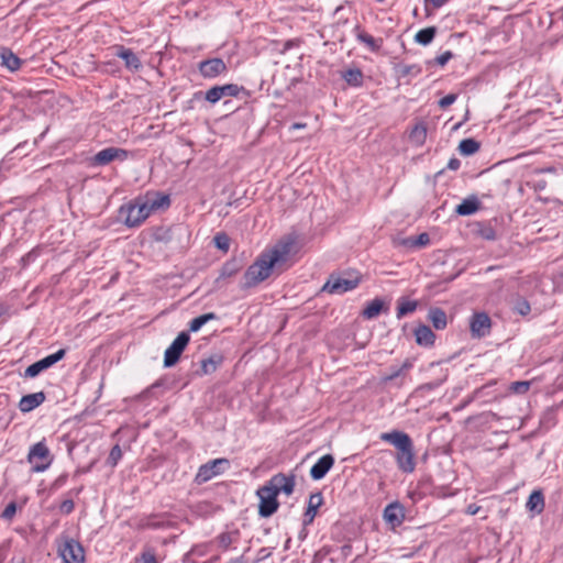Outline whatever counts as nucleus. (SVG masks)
Returning a JSON list of instances; mask_svg holds the SVG:
<instances>
[{
    "label": "nucleus",
    "instance_id": "47",
    "mask_svg": "<svg viewBox=\"0 0 563 563\" xmlns=\"http://www.w3.org/2000/svg\"><path fill=\"white\" fill-rule=\"evenodd\" d=\"M74 509V501L70 500V499H67V500H64L60 506H59V510L60 512L63 514H70Z\"/></svg>",
    "mask_w": 563,
    "mask_h": 563
},
{
    "label": "nucleus",
    "instance_id": "42",
    "mask_svg": "<svg viewBox=\"0 0 563 563\" xmlns=\"http://www.w3.org/2000/svg\"><path fill=\"white\" fill-rule=\"evenodd\" d=\"M15 512H16V504L14 501H11L10 504L7 505V507L2 511L1 517L4 520H11L14 517Z\"/></svg>",
    "mask_w": 563,
    "mask_h": 563
},
{
    "label": "nucleus",
    "instance_id": "36",
    "mask_svg": "<svg viewBox=\"0 0 563 563\" xmlns=\"http://www.w3.org/2000/svg\"><path fill=\"white\" fill-rule=\"evenodd\" d=\"M45 368V364L42 363V361H37L33 364H31L29 367H26L25 369V376L26 377H35L37 376L41 372H43Z\"/></svg>",
    "mask_w": 563,
    "mask_h": 563
},
{
    "label": "nucleus",
    "instance_id": "44",
    "mask_svg": "<svg viewBox=\"0 0 563 563\" xmlns=\"http://www.w3.org/2000/svg\"><path fill=\"white\" fill-rule=\"evenodd\" d=\"M216 245L223 251H228L229 249V239L227 235H217L214 238Z\"/></svg>",
    "mask_w": 563,
    "mask_h": 563
},
{
    "label": "nucleus",
    "instance_id": "1",
    "mask_svg": "<svg viewBox=\"0 0 563 563\" xmlns=\"http://www.w3.org/2000/svg\"><path fill=\"white\" fill-rule=\"evenodd\" d=\"M298 252L296 239L291 235L284 236L272 247L265 250L244 274L245 286L253 287L274 272L285 271Z\"/></svg>",
    "mask_w": 563,
    "mask_h": 563
},
{
    "label": "nucleus",
    "instance_id": "31",
    "mask_svg": "<svg viewBox=\"0 0 563 563\" xmlns=\"http://www.w3.org/2000/svg\"><path fill=\"white\" fill-rule=\"evenodd\" d=\"M478 148L479 144L473 139H465L459 145L460 153L466 156L476 153Z\"/></svg>",
    "mask_w": 563,
    "mask_h": 563
},
{
    "label": "nucleus",
    "instance_id": "32",
    "mask_svg": "<svg viewBox=\"0 0 563 563\" xmlns=\"http://www.w3.org/2000/svg\"><path fill=\"white\" fill-rule=\"evenodd\" d=\"M216 319V314L210 312L201 314L190 321L189 330L192 332L199 331L208 321Z\"/></svg>",
    "mask_w": 563,
    "mask_h": 563
},
{
    "label": "nucleus",
    "instance_id": "18",
    "mask_svg": "<svg viewBox=\"0 0 563 563\" xmlns=\"http://www.w3.org/2000/svg\"><path fill=\"white\" fill-rule=\"evenodd\" d=\"M146 203L150 214L156 210L165 209L169 206V197L166 195L154 194L147 195L143 198Z\"/></svg>",
    "mask_w": 563,
    "mask_h": 563
},
{
    "label": "nucleus",
    "instance_id": "24",
    "mask_svg": "<svg viewBox=\"0 0 563 563\" xmlns=\"http://www.w3.org/2000/svg\"><path fill=\"white\" fill-rule=\"evenodd\" d=\"M479 208V202L476 198H468L463 200L455 208V212L460 216H470L475 213Z\"/></svg>",
    "mask_w": 563,
    "mask_h": 563
},
{
    "label": "nucleus",
    "instance_id": "23",
    "mask_svg": "<svg viewBox=\"0 0 563 563\" xmlns=\"http://www.w3.org/2000/svg\"><path fill=\"white\" fill-rule=\"evenodd\" d=\"M526 507L529 511L541 514L544 508V498L542 493L539 490L532 492Z\"/></svg>",
    "mask_w": 563,
    "mask_h": 563
},
{
    "label": "nucleus",
    "instance_id": "46",
    "mask_svg": "<svg viewBox=\"0 0 563 563\" xmlns=\"http://www.w3.org/2000/svg\"><path fill=\"white\" fill-rule=\"evenodd\" d=\"M455 100H456V96L453 93H450V95H446L445 97H443L439 101V106L444 109V108L451 106Z\"/></svg>",
    "mask_w": 563,
    "mask_h": 563
},
{
    "label": "nucleus",
    "instance_id": "52",
    "mask_svg": "<svg viewBox=\"0 0 563 563\" xmlns=\"http://www.w3.org/2000/svg\"><path fill=\"white\" fill-rule=\"evenodd\" d=\"M449 167L451 169H456L459 167V161L457 159H452L450 163H449Z\"/></svg>",
    "mask_w": 563,
    "mask_h": 563
},
{
    "label": "nucleus",
    "instance_id": "5",
    "mask_svg": "<svg viewBox=\"0 0 563 563\" xmlns=\"http://www.w3.org/2000/svg\"><path fill=\"white\" fill-rule=\"evenodd\" d=\"M27 461L32 465V471L40 473L48 468L53 461V456L51 455L46 444L41 441L30 449Z\"/></svg>",
    "mask_w": 563,
    "mask_h": 563
},
{
    "label": "nucleus",
    "instance_id": "29",
    "mask_svg": "<svg viewBox=\"0 0 563 563\" xmlns=\"http://www.w3.org/2000/svg\"><path fill=\"white\" fill-rule=\"evenodd\" d=\"M221 356L214 355L201 361V372L205 375L213 373L221 363Z\"/></svg>",
    "mask_w": 563,
    "mask_h": 563
},
{
    "label": "nucleus",
    "instance_id": "33",
    "mask_svg": "<svg viewBox=\"0 0 563 563\" xmlns=\"http://www.w3.org/2000/svg\"><path fill=\"white\" fill-rule=\"evenodd\" d=\"M357 38L366 44L372 51H378L382 44V41L375 40L372 35L363 31L357 32Z\"/></svg>",
    "mask_w": 563,
    "mask_h": 563
},
{
    "label": "nucleus",
    "instance_id": "41",
    "mask_svg": "<svg viewBox=\"0 0 563 563\" xmlns=\"http://www.w3.org/2000/svg\"><path fill=\"white\" fill-rule=\"evenodd\" d=\"M529 382H515L510 386V390L516 394H525L529 390Z\"/></svg>",
    "mask_w": 563,
    "mask_h": 563
},
{
    "label": "nucleus",
    "instance_id": "13",
    "mask_svg": "<svg viewBox=\"0 0 563 563\" xmlns=\"http://www.w3.org/2000/svg\"><path fill=\"white\" fill-rule=\"evenodd\" d=\"M201 75L206 78H213L227 70L225 63L220 58L203 60L199 65Z\"/></svg>",
    "mask_w": 563,
    "mask_h": 563
},
{
    "label": "nucleus",
    "instance_id": "51",
    "mask_svg": "<svg viewBox=\"0 0 563 563\" xmlns=\"http://www.w3.org/2000/svg\"><path fill=\"white\" fill-rule=\"evenodd\" d=\"M478 510H479V507H478V506H476V505H470V506L467 507V509H466V512H467L468 515H472V516H473V515H476V514L478 512Z\"/></svg>",
    "mask_w": 563,
    "mask_h": 563
},
{
    "label": "nucleus",
    "instance_id": "19",
    "mask_svg": "<svg viewBox=\"0 0 563 563\" xmlns=\"http://www.w3.org/2000/svg\"><path fill=\"white\" fill-rule=\"evenodd\" d=\"M428 128L424 122L416 123L409 132V141L415 146H422L427 140Z\"/></svg>",
    "mask_w": 563,
    "mask_h": 563
},
{
    "label": "nucleus",
    "instance_id": "35",
    "mask_svg": "<svg viewBox=\"0 0 563 563\" xmlns=\"http://www.w3.org/2000/svg\"><path fill=\"white\" fill-rule=\"evenodd\" d=\"M64 356H65V350L62 349V350H58L56 353L42 358L41 361H42V363L45 364V368H48L52 365H54L55 363H57L58 361H60Z\"/></svg>",
    "mask_w": 563,
    "mask_h": 563
},
{
    "label": "nucleus",
    "instance_id": "49",
    "mask_svg": "<svg viewBox=\"0 0 563 563\" xmlns=\"http://www.w3.org/2000/svg\"><path fill=\"white\" fill-rule=\"evenodd\" d=\"M426 1H427V3L432 4L433 8H440L448 2V0H426Z\"/></svg>",
    "mask_w": 563,
    "mask_h": 563
},
{
    "label": "nucleus",
    "instance_id": "22",
    "mask_svg": "<svg viewBox=\"0 0 563 563\" xmlns=\"http://www.w3.org/2000/svg\"><path fill=\"white\" fill-rule=\"evenodd\" d=\"M117 56L122 58L125 62L126 67L131 69H139L141 67L139 57L129 48L119 47Z\"/></svg>",
    "mask_w": 563,
    "mask_h": 563
},
{
    "label": "nucleus",
    "instance_id": "20",
    "mask_svg": "<svg viewBox=\"0 0 563 563\" xmlns=\"http://www.w3.org/2000/svg\"><path fill=\"white\" fill-rule=\"evenodd\" d=\"M416 341L419 345L430 346L433 344L435 335L427 325H419L415 331Z\"/></svg>",
    "mask_w": 563,
    "mask_h": 563
},
{
    "label": "nucleus",
    "instance_id": "38",
    "mask_svg": "<svg viewBox=\"0 0 563 563\" xmlns=\"http://www.w3.org/2000/svg\"><path fill=\"white\" fill-rule=\"evenodd\" d=\"M135 563H157L156 555L153 550L148 549L135 560Z\"/></svg>",
    "mask_w": 563,
    "mask_h": 563
},
{
    "label": "nucleus",
    "instance_id": "53",
    "mask_svg": "<svg viewBox=\"0 0 563 563\" xmlns=\"http://www.w3.org/2000/svg\"><path fill=\"white\" fill-rule=\"evenodd\" d=\"M306 128V124L305 123H294L291 125V129L296 130V129H305Z\"/></svg>",
    "mask_w": 563,
    "mask_h": 563
},
{
    "label": "nucleus",
    "instance_id": "21",
    "mask_svg": "<svg viewBox=\"0 0 563 563\" xmlns=\"http://www.w3.org/2000/svg\"><path fill=\"white\" fill-rule=\"evenodd\" d=\"M1 64L11 71L19 69L21 59L10 49L2 48L0 52Z\"/></svg>",
    "mask_w": 563,
    "mask_h": 563
},
{
    "label": "nucleus",
    "instance_id": "7",
    "mask_svg": "<svg viewBox=\"0 0 563 563\" xmlns=\"http://www.w3.org/2000/svg\"><path fill=\"white\" fill-rule=\"evenodd\" d=\"M189 340H190V338L187 332H180L177 335V338L173 341V343L165 351L164 365L166 367L174 366L178 362V360H179L183 351L187 346Z\"/></svg>",
    "mask_w": 563,
    "mask_h": 563
},
{
    "label": "nucleus",
    "instance_id": "28",
    "mask_svg": "<svg viewBox=\"0 0 563 563\" xmlns=\"http://www.w3.org/2000/svg\"><path fill=\"white\" fill-rule=\"evenodd\" d=\"M435 33L437 29L434 26L422 29L416 33L415 41L421 45H428L433 41Z\"/></svg>",
    "mask_w": 563,
    "mask_h": 563
},
{
    "label": "nucleus",
    "instance_id": "8",
    "mask_svg": "<svg viewBox=\"0 0 563 563\" xmlns=\"http://www.w3.org/2000/svg\"><path fill=\"white\" fill-rule=\"evenodd\" d=\"M228 465L229 461L227 459H216L201 465L196 475V482L198 484H202L210 481L214 476L221 474Z\"/></svg>",
    "mask_w": 563,
    "mask_h": 563
},
{
    "label": "nucleus",
    "instance_id": "30",
    "mask_svg": "<svg viewBox=\"0 0 563 563\" xmlns=\"http://www.w3.org/2000/svg\"><path fill=\"white\" fill-rule=\"evenodd\" d=\"M383 309V301L379 299L372 300L363 310V316L367 319L377 317Z\"/></svg>",
    "mask_w": 563,
    "mask_h": 563
},
{
    "label": "nucleus",
    "instance_id": "50",
    "mask_svg": "<svg viewBox=\"0 0 563 563\" xmlns=\"http://www.w3.org/2000/svg\"><path fill=\"white\" fill-rule=\"evenodd\" d=\"M235 271H236V269H235V268H233V267H231L230 265H225V266L223 267L222 274H223V275H229V276H231V275H233V274L235 273Z\"/></svg>",
    "mask_w": 563,
    "mask_h": 563
},
{
    "label": "nucleus",
    "instance_id": "43",
    "mask_svg": "<svg viewBox=\"0 0 563 563\" xmlns=\"http://www.w3.org/2000/svg\"><path fill=\"white\" fill-rule=\"evenodd\" d=\"M415 249L423 247L429 244L430 238L428 233H421L417 238L413 236Z\"/></svg>",
    "mask_w": 563,
    "mask_h": 563
},
{
    "label": "nucleus",
    "instance_id": "25",
    "mask_svg": "<svg viewBox=\"0 0 563 563\" xmlns=\"http://www.w3.org/2000/svg\"><path fill=\"white\" fill-rule=\"evenodd\" d=\"M321 504H322V496H321V494H313V495L310 496L309 504H308V509H307V511L305 514V517H306L305 521H306V523L312 522V520L316 517L317 510L321 506Z\"/></svg>",
    "mask_w": 563,
    "mask_h": 563
},
{
    "label": "nucleus",
    "instance_id": "14",
    "mask_svg": "<svg viewBox=\"0 0 563 563\" xmlns=\"http://www.w3.org/2000/svg\"><path fill=\"white\" fill-rule=\"evenodd\" d=\"M404 518V508L397 503L388 505L384 510V519L393 529L399 527L402 523Z\"/></svg>",
    "mask_w": 563,
    "mask_h": 563
},
{
    "label": "nucleus",
    "instance_id": "17",
    "mask_svg": "<svg viewBox=\"0 0 563 563\" xmlns=\"http://www.w3.org/2000/svg\"><path fill=\"white\" fill-rule=\"evenodd\" d=\"M45 400V394L43 391L25 395L19 402V409L22 412H30L34 408L42 405Z\"/></svg>",
    "mask_w": 563,
    "mask_h": 563
},
{
    "label": "nucleus",
    "instance_id": "48",
    "mask_svg": "<svg viewBox=\"0 0 563 563\" xmlns=\"http://www.w3.org/2000/svg\"><path fill=\"white\" fill-rule=\"evenodd\" d=\"M452 58V53L450 51L444 52L435 58L437 64L440 66H444Z\"/></svg>",
    "mask_w": 563,
    "mask_h": 563
},
{
    "label": "nucleus",
    "instance_id": "26",
    "mask_svg": "<svg viewBox=\"0 0 563 563\" xmlns=\"http://www.w3.org/2000/svg\"><path fill=\"white\" fill-rule=\"evenodd\" d=\"M429 320L432 322L433 327L438 330L444 329L448 323L445 312L439 308L430 309Z\"/></svg>",
    "mask_w": 563,
    "mask_h": 563
},
{
    "label": "nucleus",
    "instance_id": "40",
    "mask_svg": "<svg viewBox=\"0 0 563 563\" xmlns=\"http://www.w3.org/2000/svg\"><path fill=\"white\" fill-rule=\"evenodd\" d=\"M394 243L395 245L397 246H402L407 250H411V249H415V241H413V236H409V238H397L394 240Z\"/></svg>",
    "mask_w": 563,
    "mask_h": 563
},
{
    "label": "nucleus",
    "instance_id": "27",
    "mask_svg": "<svg viewBox=\"0 0 563 563\" xmlns=\"http://www.w3.org/2000/svg\"><path fill=\"white\" fill-rule=\"evenodd\" d=\"M418 307V302L416 300H408L405 298H400L398 300V307H397V318L401 319L408 313L413 312Z\"/></svg>",
    "mask_w": 563,
    "mask_h": 563
},
{
    "label": "nucleus",
    "instance_id": "12",
    "mask_svg": "<svg viewBox=\"0 0 563 563\" xmlns=\"http://www.w3.org/2000/svg\"><path fill=\"white\" fill-rule=\"evenodd\" d=\"M128 157V152L122 148L118 147H108L100 152H98L95 157L93 162L97 165H106L114 159L124 161Z\"/></svg>",
    "mask_w": 563,
    "mask_h": 563
},
{
    "label": "nucleus",
    "instance_id": "37",
    "mask_svg": "<svg viewBox=\"0 0 563 563\" xmlns=\"http://www.w3.org/2000/svg\"><path fill=\"white\" fill-rule=\"evenodd\" d=\"M514 310L521 316H527L530 312V305L526 299L518 298L514 305Z\"/></svg>",
    "mask_w": 563,
    "mask_h": 563
},
{
    "label": "nucleus",
    "instance_id": "10",
    "mask_svg": "<svg viewBox=\"0 0 563 563\" xmlns=\"http://www.w3.org/2000/svg\"><path fill=\"white\" fill-rule=\"evenodd\" d=\"M396 462L398 468L405 473H412L415 471L416 460L412 442L404 449L397 450Z\"/></svg>",
    "mask_w": 563,
    "mask_h": 563
},
{
    "label": "nucleus",
    "instance_id": "11",
    "mask_svg": "<svg viewBox=\"0 0 563 563\" xmlns=\"http://www.w3.org/2000/svg\"><path fill=\"white\" fill-rule=\"evenodd\" d=\"M492 327L490 318L484 313H475L472 317L470 328L472 335L475 338H483L489 333Z\"/></svg>",
    "mask_w": 563,
    "mask_h": 563
},
{
    "label": "nucleus",
    "instance_id": "9",
    "mask_svg": "<svg viewBox=\"0 0 563 563\" xmlns=\"http://www.w3.org/2000/svg\"><path fill=\"white\" fill-rule=\"evenodd\" d=\"M241 90L242 88L234 84L216 86L206 92V100L210 103H216L223 97H236Z\"/></svg>",
    "mask_w": 563,
    "mask_h": 563
},
{
    "label": "nucleus",
    "instance_id": "45",
    "mask_svg": "<svg viewBox=\"0 0 563 563\" xmlns=\"http://www.w3.org/2000/svg\"><path fill=\"white\" fill-rule=\"evenodd\" d=\"M411 367V363L409 361H406L400 368L395 369L390 373V375L387 377V379H394L401 375L405 371L409 369Z\"/></svg>",
    "mask_w": 563,
    "mask_h": 563
},
{
    "label": "nucleus",
    "instance_id": "3",
    "mask_svg": "<svg viewBox=\"0 0 563 563\" xmlns=\"http://www.w3.org/2000/svg\"><path fill=\"white\" fill-rule=\"evenodd\" d=\"M361 282L358 273H344L341 275H333L324 284L323 290L329 294L342 295L349 290L357 287Z\"/></svg>",
    "mask_w": 563,
    "mask_h": 563
},
{
    "label": "nucleus",
    "instance_id": "34",
    "mask_svg": "<svg viewBox=\"0 0 563 563\" xmlns=\"http://www.w3.org/2000/svg\"><path fill=\"white\" fill-rule=\"evenodd\" d=\"M344 79L353 86H360L362 84V73L358 69H349L343 75Z\"/></svg>",
    "mask_w": 563,
    "mask_h": 563
},
{
    "label": "nucleus",
    "instance_id": "39",
    "mask_svg": "<svg viewBox=\"0 0 563 563\" xmlns=\"http://www.w3.org/2000/svg\"><path fill=\"white\" fill-rule=\"evenodd\" d=\"M121 457H122L121 448L119 445H114L111 449L110 454L108 456V464L111 466H115Z\"/></svg>",
    "mask_w": 563,
    "mask_h": 563
},
{
    "label": "nucleus",
    "instance_id": "16",
    "mask_svg": "<svg viewBox=\"0 0 563 563\" xmlns=\"http://www.w3.org/2000/svg\"><path fill=\"white\" fill-rule=\"evenodd\" d=\"M380 439L385 442L393 444L397 450L404 449L405 446L412 442L410 437L401 431L382 433Z\"/></svg>",
    "mask_w": 563,
    "mask_h": 563
},
{
    "label": "nucleus",
    "instance_id": "15",
    "mask_svg": "<svg viewBox=\"0 0 563 563\" xmlns=\"http://www.w3.org/2000/svg\"><path fill=\"white\" fill-rule=\"evenodd\" d=\"M334 459L332 455L327 454L323 455L318 462L311 467L310 476L313 479H321L329 472V470L333 466Z\"/></svg>",
    "mask_w": 563,
    "mask_h": 563
},
{
    "label": "nucleus",
    "instance_id": "4",
    "mask_svg": "<svg viewBox=\"0 0 563 563\" xmlns=\"http://www.w3.org/2000/svg\"><path fill=\"white\" fill-rule=\"evenodd\" d=\"M120 216L124 218V223L130 227H139L151 214L143 199H137L133 203L120 208Z\"/></svg>",
    "mask_w": 563,
    "mask_h": 563
},
{
    "label": "nucleus",
    "instance_id": "6",
    "mask_svg": "<svg viewBox=\"0 0 563 563\" xmlns=\"http://www.w3.org/2000/svg\"><path fill=\"white\" fill-rule=\"evenodd\" d=\"M58 554L64 563H85L84 548L74 539H62L58 544Z\"/></svg>",
    "mask_w": 563,
    "mask_h": 563
},
{
    "label": "nucleus",
    "instance_id": "2",
    "mask_svg": "<svg viewBox=\"0 0 563 563\" xmlns=\"http://www.w3.org/2000/svg\"><path fill=\"white\" fill-rule=\"evenodd\" d=\"M294 488V476H287L282 473L274 475L264 486L257 490V496L260 498L258 514L262 517L272 516L278 508V494L282 492L289 496L292 494Z\"/></svg>",
    "mask_w": 563,
    "mask_h": 563
}]
</instances>
